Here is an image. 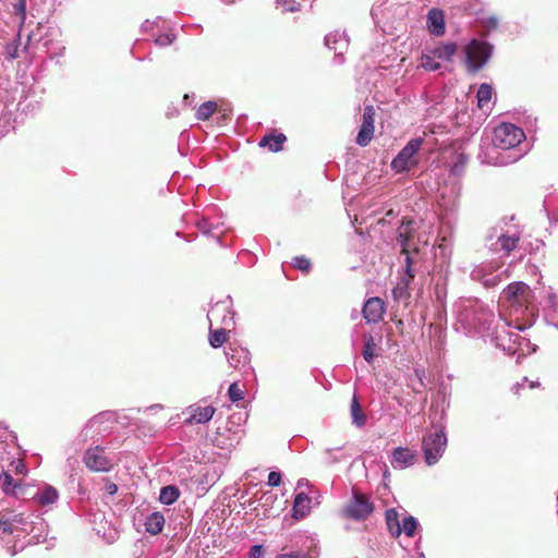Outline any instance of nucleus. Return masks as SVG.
Listing matches in <instances>:
<instances>
[{
  "label": "nucleus",
  "instance_id": "obj_1",
  "mask_svg": "<svg viewBox=\"0 0 558 558\" xmlns=\"http://www.w3.org/2000/svg\"><path fill=\"white\" fill-rule=\"evenodd\" d=\"M456 314V326L466 336L489 338L490 341L508 354H514L517 348L514 343L519 335L507 331L504 327L495 325L494 311L477 298H460L453 304Z\"/></svg>",
  "mask_w": 558,
  "mask_h": 558
},
{
  "label": "nucleus",
  "instance_id": "obj_2",
  "mask_svg": "<svg viewBox=\"0 0 558 558\" xmlns=\"http://www.w3.org/2000/svg\"><path fill=\"white\" fill-rule=\"evenodd\" d=\"M523 130L512 123L502 122L494 129L493 145L495 148L504 151H510L508 155L500 154L496 158L495 165L504 166L518 161L523 154L515 148L524 141Z\"/></svg>",
  "mask_w": 558,
  "mask_h": 558
},
{
  "label": "nucleus",
  "instance_id": "obj_3",
  "mask_svg": "<svg viewBox=\"0 0 558 558\" xmlns=\"http://www.w3.org/2000/svg\"><path fill=\"white\" fill-rule=\"evenodd\" d=\"M447 447V436L444 425H433L432 429L423 436L422 448L427 465L436 464L442 457Z\"/></svg>",
  "mask_w": 558,
  "mask_h": 558
},
{
  "label": "nucleus",
  "instance_id": "obj_4",
  "mask_svg": "<svg viewBox=\"0 0 558 558\" xmlns=\"http://www.w3.org/2000/svg\"><path fill=\"white\" fill-rule=\"evenodd\" d=\"M494 47L489 43L472 39L464 47L468 71L475 73L483 69L493 54Z\"/></svg>",
  "mask_w": 558,
  "mask_h": 558
},
{
  "label": "nucleus",
  "instance_id": "obj_5",
  "mask_svg": "<svg viewBox=\"0 0 558 558\" xmlns=\"http://www.w3.org/2000/svg\"><path fill=\"white\" fill-rule=\"evenodd\" d=\"M424 143V138H411L407 145L392 159L390 167L396 173H405L418 165L417 154Z\"/></svg>",
  "mask_w": 558,
  "mask_h": 558
},
{
  "label": "nucleus",
  "instance_id": "obj_6",
  "mask_svg": "<svg viewBox=\"0 0 558 558\" xmlns=\"http://www.w3.org/2000/svg\"><path fill=\"white\" fill-rule=\"evenodd\" d=\"M374 511V504L364 494L353 489L351 500L344 507V513L348 518L355 521L367 519Z\"/></svg>",
  "mask_w": 558,
  "mask_h": 558
},
{
  "label": "nucleus",
  "instance_id": "obj_7",
  "mask_svg": "<svg viewBox=\"0 0 558 558\" xmlns=\"http://www.w3.org/2000/svg\"><path fill=\"white\" fill-rule=\"evenodd\" d=\"M470 278L481 282L485 288H494L501 282L502 275L493 263H482L473 267Z\"/></svg>",
  "mask_w": 558,
  "mask_h": 558
},
{
  "label": "nucleus",
  "instance_id": "obj_8",
  "mask_svg": "<svg viewBox=\"0 0 558 558\" xmlns=\"http://www.w3.org/2000/svg\"><path fill=\"white\" fill-rule=\"evenodd\" d=\"M234 315L235 312L232 307V299L230 295L225 299L217 301L208 311L207 317L210 322H219L225 327H230L234 325Z\"/></svg>",
  "mask_w": 558,
  "mask_h": 558
},
{
  "label": "nucleus",
  "instance_id": "obj_9",
  "mask_svg": "<svg viewBox=\"0 0 558 558\" xmlns=\"http://www.w3.org/2000/svg\"><path fill=\"white\" fill-rule=\"evenodd\" d=\"M86 468L94 472H108L112 468L110 459L100 446L88 448L83 457Z\"/></svg>",
  "mask_w": 558,
  "mask_h": 558
},
{
  "label": "nucleus",
  "instance_id": "obj_10",
  "mask_svg": "<svg viewBox=\"0 0 558 558\" xmlns=\"http://www.w3.org/2000/svg\"><path fill=\"white\" fill-rule=\"evenodd\" d=\"M325 45L328 49L333 50V63L342 64L344 62L343 53L348 49L349 38L344 32H333L325 36Z\"/></svg>",
  "mask_w": 558,
  "mask_h": 558
},
{
  "label": "nucleus",
  "instance_id": "obj_11",
  "mask_svg": "<svg viewBox=\"0 0 558 558\" xmlns=\"http://www.w3.org/2000/svg\"><path fill=\"white\" fill-rule=\"evenodd\" d=\"M417 454L409 447H397L390 456L389 462L395 470H404L415 464Z\"/></svg>",
  "mask_w": 558,
  "mask_h": 558
},
{
  "label": "nucleus",
  "instance_id": "obj_12",
  "mask_svg": "<svg viewBox=\"0 0 558 558\" xmlns=\"http://www.w3.org/2000/svg\"><path fill=\"white\" fill-rule=\"evenodd\" d=\"M531 295V289L530 287L522 282L517 281L508 284L501 293V298L510 301L512 303H517L519 305H522L523 303L529 301V298Z\"/></svg>",
  "mask_w": 558,
  "mask_h": 558
},
{
  "label": "nucleus",
  "instance_id": "obj_13",
  "mask_svg": "<svg viewBox=\"0 0 558 558\" xmlns=\"http://www.w3.org/2000/svg\"><path fill=\"white\" fill-rule=\"evenodd\" d=\"M363 317L367 323H377L385 313L384 301L378 296L369 298L363 306Z\"/></svg>",
  "mask_w": 558,
  "mask_h": 558
},
{
  "label": "nucleus",
  "instance_id": "obj_14",
  "mask_svg": "<svg viewBox=\"0 0 558 558\" xmlns=\"http://www.w3.org/2000/svg\"><path fill=\"white\" fill-rule=\"evenodd\" d=\"M396 242L401 247V253L413 251L414 246H418L417 243L413 242L412 221H402Z\"/></svg>",
  "mask_w": 558,
  "mask_h": 558
},
{
  "label": "nucleus",
  "instance_id": "obj_15",
  "mask_svg": "<svg viewBox=\"0 0 558 558\" xmlns=\"http://www.w3.org/2000/svg\"><path fill=\"white\" fill-rule=\"evenodd\" d=\"M189 409L191 411V415L185 420L186 425L206 424L213 418L216 412V408L211 405H191Z\"/></svg>",
  "mask_w": 558,
  "mask_h": 558
},
{
  "label": "nucleus",
  "instance_id": "obj_16",
  "mask_svg": "<svg viewBox=\"0 0 558 558\" xmlns=\"http://www.w3.org/2000/svg\"><path fill=\"white\" fill-rule=\"evenodd\" d=\"M226 357L231 367H239L241 364H248L251 361V353L247 349L241 347H228L225 350Z\"/></svg>",
  "mask_w": 558,
  "mask_h": 558
},
{
  "label": "nucleus",
  "instance_id": "obj_17",
  "mask_svg": "<svg viewBox=\"0 0 558 558\" xmlns=\"http://www.w3.org/2000/svg\"><path fill=\"white\" fill-rule=\"evenodd\" d=\"M496 243L492 244L490 250L494 252L502 251L505 255H509L518 245L519 235L518 234H508V233H499L496 235Z\"/></svg>",
  "mask_w": 558,
  "mask_h": 558
},
{
  "label": "nucleus",
  "instance_id": "obj_18",
  "mask_svg": "<svg viewBox=\"0 0 558 558\" xmlns=\"http://www.w3.org/2000/svg\"><path fill=\"white\" fill-rule=\"evenodd\" d=\"M427 27L432 35L442 36L445 34V17L441 10L430 9L427 14Z\"/></svg>",
  "mask_w": 558,
  "mask_h": 558
},
{
  "label": "nucleus",
  "instance_id": "obj_19",
  "mask_svg": "<svg viewBox=\"0 0 558 558\" xmlns=\"http://www.w3.org/2000/svg\"><path fill=\"white\" fill-rule=\"evenodd\" d=\"M544 318L547 324L558 329V295L551 290L547 292V303L544 307Z\"/></svg>",
  "mask_w": 558,
  "mask_h": 558
},
{
  "label": "nucleus",
  "instance_id": "obj_20",
  "mask_svg": "<svg viewBox=\"0 0 558 558\" xmlns=\"http://www.w3.org/2000/svg\"><path fill=\"white\" fill-rule=\"evenodd\" d=\"M0 486L2 492L9 496L19 498L24 494V487L21 482L15 481L8 472L0 474Z\"/></svg>",
  "mask_w": 558,
  "mask_h": 558
},
{
  "label": "nucleus",
  "instance_id": "obj_21",
  "mask_svg": "<svg viewBox=\"0 0 558 558\" xmlns=\"http://www.w3.org/2000/svg\"><path fill=\"white\" fill-rule=\"evenodd\" d=\"M312 499L305 493H299L295 495L293 501V518L302 519L310 513Z\"/></svg>",
  "mask_w": 558,
  "mask_h": 558
},
{
  "label": "nucleus",
  "instance_id": "obj_22",
  "mask_svg": "<svg viewBox=\"0 0 558 558\" xmlns=\"http://www.w3.org/2000/svg\"><path fill=\"white\" fill-rule=\"evenodd\" d=\"M404 256V265L402 266L404 276L408 278L414 279L415 277V266L420 262V247L414 246L413 251L401 253Z\"/></svg>",
  "mask_w": 558,
  "mask_h": 558
},
{
  "label": "nucleus",
  "instance_id": "obj_23",
  "mask_svg": "<svg viewBox=\"0 0 558 558\" xmlns=\"http://www.w3.org/2000/svg\"><path fill=\"white\" fill-rule=\"evenodd\" d=\"M385 520L390 535L395 538L399 537L402 533L399 512L393 508L386 510Z\"/></svg>",
  "mask_w": 558,
  "mask_h": 558
},
{
  "label": "nucleus",
  "instance_id": "obj_24",
  "mask_svg": "<svg viewBox=\"0 0 558 558\" xmlns=\"http://www.w3.org/2000/svg\"><path fill=\"white\" fill-rule=\"evenodd\" d=\"M287 141V137L282 133H270L266 134L259 141L260 147H267L270 151L277 153L282 149L283 143Z\"/></svg>",
  "mask_w": 558,
  "mask_h": 558
},
{
  "label": "nucleus",
  "instance_id": "obj_25",
  "mask_svg": "<svg viewBox=\"0 0 558 558\" xmlns=\"http://www.w3.org/2000/svg\"><path fill=\"white\" fill-rule=\"evenodd\" d=\"M145 530L150 535H158L165 526V518L160 512H151L145 520Z\"/></svg>",
  "mask_w": 558,
  "mask_h": 558
},
{
  "label": "nucleus",
  "instance_id": "obj_26",
  "mask_svg": "<svg viewBox=\"0 0 558 558\" xmlns=\"http://www.w3.org/2000/svg\"><path fill=\"white\" fill-rule=\"evenodd\" d=\"M413 279L401 277L397 286L392 289L391 294L396 302H407L410 298V283Z\"/></svg>",
  "mask_w": 558,
  "mask_h": 558
},
{
  "label": "nucleus",
  "instance_id": "obj_27",
  "mask_svg": "<svg viewBox=\"0 0 558 558\" xmlns=\"http://www.w3.org/2000/svg\"><path fill=\"white\" fill-rule=\"evenodd\" d=\"M58 498L59 493L51 485L44 486L43 489L37 492L36 495L34 496L35 501L40 506H48L54 504L58 500Z\"/></svg>",
  "mask_w": 558,
  "mask_h": 558
},
{
  "label": "nucleus",
  "instance_id": "obj_28",
  "mask_svg": "<svg viewBox=\"0 0 558 558\" xmlns=\"http://www.w3.org/2000/svg\"><path fill=\"white\" fill-rule=\"evenodd\" d=\"M457 48L458 47H457L456 43H446V44H441V45L435 47L432 50V53L434 54V57H436L439 60L450 61L451 58L457 52Z\"/></svg>",
  "mask_w": 558,
  "mask_h": 558
},
{
  "label": "nucleus",
  "instance_id": "obj_29",
  "mask_svg": "<svg viewBox=\"0 0 558 558\" xmlns=\"http://www.w3.org/2000/svg\"><path fill=\"white\" fill-rule=\"evenodd\" d=\"M196 227L197 229L204 234V235H207V236H213L215 239H217V241L219 242L220 241V238H219V234L222 232V231H219V232H216L217 230H219V225H214L213 222H210L208 220V218L206 217H203L202 219H199L197 222H196Z\"/></svg>",
  "mask_w": 558,
  "mask_h": 558
},
{
  "label": "nucleus",
  "instance_id": "obj_30",
  "mask_svg": "<svg viewBox=\"0 0 558 558\" xmlns=\"http://www.w3.org/2000/svg\"><path fill=\"white\" fill-rule=\"evenodd\" d=\"M179 497V488L174 485H168L160 489L159 501L163 505L170 506L174 504Z\"/></svg>",
  "mask_w": 558,
  "mask_h": 558
},
{
  "label": "nucleus",
  "instance_id": "obj_31",
  "mask_svg": "<svg viewBox=\"0 0 558 558\" xmlns=\"http://www.w3.org/2000/svg\"><path fill=\"white\" fill-rule=\"evenodd\" d=\"M218 109L216 101L208 100L202 104L195 112V119L198 121H207Z\"/></svg>",
  "mask_w": 558,
  "mask_h": 558
},
{
  "label": "nucleus",
  "instance_id": "obj_32",
  "mask_svg": "<svg viewBox=\"0 0 558 558\" xmlns=\"http://www.w3.org/2000/svg\"><path fill=\"white\" fill-rule=\"evenodd\" d=\"M493 94H494V90L489 84H486V83L481 84L477 89V94H476L477 106L481 109H484L485 107H487L492 100Z\"/></svg>",
  "mask_w": 558,
  "mask_h": 558
},
{
  "label": "nucleus",
  "instance_id": "obj_33",
  "mask_svg": "<svg viewBox=\"0 0 558 558\" xmlns=\"http://www.w3.org/2000/svg\"><path fill=\"white\" fill-rule=\"evenodd\" d=\"M376 342L374 340V337L368 333L364 336V345L362 350L363 359L368 363L372 364L374 362V359L376 356L375 353Z\"/></svg>",
  "mask_w": 558,
  "mask_h": 558
},
{
  "label": "nucleus",
  "instance_id": "obj_34",
  "mask_svg": "<svg viewBox=\"0 0 558 558\" xmlns=\"http://www.w3.org/2000/svg\"><path fill=\"white\" fill-rule=\"evenodd\" d=\"M351 417L352 423L357 427H363L366 424V415L363 413L356 397H353L351 402Z\"/></svg>",
  "mask_w": 558,
  "mask_h": 558
},
{
  "label": "nucleus",
  "instance_id": "obj_35",
  "mask_svg": "<svg viewBox=\"0 0 558 558\" xmlns=\"http://www.w3.org/2000/svg\"><path fill=\"white\" fill-rule=\"evenodd\" d=\"M227 335L228 332L225 327L215 330L210 329L208 338L209 344L215 349L220 348L226 342Z\"/></svg>",
  "mask_w": 558,
  "mask_h": 558
},
{
  "label": "nucleus",
  "instance_id": "obj_36",
  "mask_svg": "<svg viewBox=\"0 0 558 558\" xmlns=\"http://www.w3.org/2000/svg\"><path fill=\"white\" fill-rule=\"evenodd\" d=\"M420 526V523L416 518L413 515H407L402 519V533H404L408 537H413Z\"/></svg>",
  "mask_w": 558,
  "mask_h": 558
},
{
  "label": "nucleus",
  "instance_id": "obj_37",
  "mask_svg": "<svg viewBox=\"0 0 558 558\" xmlns=\"http://www.w3.org/2000/svg\"><path fill=\"white\" fill-rule=\"evenodd\" d=\"M375 128L361 125L360 131L356 136V144L361 147H365L369 144L374 136Z\"/></svg>",
  "mask_w": 558,
  "mask_h": 558
},
{
  "label": "nucleus",
  "instance_id": "obj_38",
  "mask_svg": "<svg viewBox=\"0 0 558 558\" xmlns=\"http://www.w3.org/2000/svg\"><path fill=\"white\" fill-rule=\"evenodd\" d=\"M436 57L432 53H423L421 58V65L426 71H437L440 69V63L435 61Z\"/></svg>",
  "mask_w": 558,
  "mask_h": 558
},
{
  "label": "nucleus",
  "instance_id": "obj_39",
  "mask_svg": "<svg viewBox=\"0 0 558 558\" xmlns=\"http://www.w3.org/2000/svg\"><path fill=\"white\" fill-rule=\"evenodd\" d=\"M318 551L316 548L311 549L310 551H291L288 554H280L276 558H317Z\"/></svg>",
  "mask_w": 558,
  "mask_h": 558
},
{
  "label": "nucleus",
  "instance_id": "obj_40",
  "mask_svg": "<svg viewBox=\"0 0 558 558\" xmlns=\"http://www.w3.org/2000/svg\"><path fill=\"white\" fill-rule=\"evenodd\" d=\"M292 266L302 272H310L312 263L307 257L302 255L293 258Z\"/></svg>",
  "mask_w": 558,
  "mask_h": 558
},
{
  "label": "nucleus",
  "instance_id": "obj_41",
  "mask_svg": "<svg viewBox=\"0 0 558 558\" xmlns=\"http://www.w3.org/2000/svg\"><path fill=\"white\" fill-rule=\"evenodd\" d=\"M228 396L232 402H238L244 399V391L238 383H232L228 388Z\"/></svg>",
  "mask_w": 558,
  "mask_h": 558
},
{
  "label": "nucleus",
  "instance_id": "obj_42",
  "mask_svg": "<svg viewBox=\"0 0 558 558\" xmlns=\"http://www.w3.org/2000/svg\"><path fill=\"white\" fill-rule=\"evenodd\" d=\"M466 161H468V158H466L463 154H460V155L457 157L456 162L451 166L450 172H451L453 175H460V174H462V172H463V170H464V167H465Z\"/></svg>",
  "mask_w": 558,
  "mask_h": 558
},
{
  "label": "nucleus",
  "instance_id": "obj_43",
  "mask_svg": "<svg viewBox=\"0 0 558 558\" xmlns=\"http://www.w3.org/2000/svg\"><path fill=\"white\" fill-rule=\"evenodd\" d=\"M374 122H375V111H374V108H373V106H366L364 108V112H363L362 125L369 126V128H375L374 126Z\"/></svg>",
  "mask_w": 558,
  "mask_h": 558
},
{
  "label": "nucleus",
  "instance_id": "obj_44",
  "mask_svg": "<svg viewBox=\"0 0 558 558\" xmlns=\"http://www.w3.org/2000/svg\"><path fill=\"white\" fill-rule=\"evenodd\" d=\"M13 10L20 19V24H24L26 20V0H19L13 4Z\"/></svg>",
  "mask_w": 558,
  "mask_h": 558
},
{
  "label": "nucleus",
  "instance_id": "obj_45",
  "mask_svg": "<svg viewBox=\"0 0 558 558\" xmlns=\"http://www.w3.org/2000/svg\"><path fill=\"white\" fill-rule=\"evenodd\" d=\"M277 4L282 5L286 12H296L301 7L295 0H277Z\"/></svg>",
  "mask_w": 558,
  "mask_h": 558
},
{
  "label": "nucleus",
  "instance_id": "obj_46",
  "mask_svg": "<svg viewBox=\"0 0 558 558\" xmlns=\"http://www.w3.org/2000/svg\"><path fill=\"white\" fill-rule=\"evenodd\" d=\"M0 531L7 534H12L14 532L13 521L8 515L0 518Z\"/></svg>",
  "mask_w": 558,
  "mask_h": 558
},
{
  "label": "nucleus",
  "instance_id": "obj_47",
  "mask_svg": "<svg viewBox=\"0 0 558 558\" xmlns=\"http://www.w3.org/2000/svg\"><path fill=\"white\" fill-rule=\"evenodd\" d=\"M174 40V35L172 34H161L156 37L155 44L160 47H167L171 45Z\"/></svg>",
  "mask_w": 558,
  "mask_h": 558
},
{
  "label": "nucleus",
  "instance_id": "obj_48",
  "mask_svg": "<svg viewBox=\"0 0 558 558\" xmlns=\"http://www.w3.org/2000/svg\"><path fill=\"white\" fill-rule=\"evenodd\" d=\"M337 449H326L324 452V461L326 464L331 465L340 461V458L336 456Z\"/></svg>",
  "mask_w": 558,
  "mask_h": 558
},
{
  "label": "nucleus",
  "instance_id": "obj_49",
  "mask_svg": "<svg viewBox=\"0 0 558 558\" xmlns=\"http://www.w3.org/2000/svg\"><path fill=\"white\" fill-rule=\"evenodd\" d=\"M281 473L279 472H276V471H271L269 474H268V482L267 484L271 487H277L280 485L281 483Z\"/></svg>",
  "mask_w": 558,
  "mask_h": 558
},
{
  "label": "nucleus",
  "instance_id": "obj_50",
  "mask_svg": "<svg viewBox=\"0 0 558 558\" xmlns=\"http://www.w3.org/2000/svg\"><path fill=\"white\" fill-rule=\"evenodd\" d=\"M264 549L262 545H253L250 549V558H263Z\"/></svg>",
  "mask_w": 558,
  "mask_h": 558
},
{
  "label": "nucleus",
  "instance_id": "obj_51",
  "mask_svg": "<svg viewBox=\"0 0 558 558\" xmlns=\"http://www.w3.org/2000/svg\"><path fill=\"white\" fill-rule=\"evenodd\" d=\"M14 464H15L14 469H15L16 473L24 474L26 472V466L22 460H17L16 462H14Z\"/></svg>",
  "mask_w": 558,
  "mask_h": 558
},
{
  "label": "nucleus",
  "instance_id": "obj_52",
  "mask_svg": "<svg viewBox=\"0 0 558 558\" xmlns=\"http://www.w3.org/2000/svg\"><path fill=\"white\" fill-rule=\"evenodd\" d=\"M13 521V524H24L25 520L22 514L8 515Z\"/></svg>",
  "mask_w": 558,
  "mask_h": 558
},
{
  "label": "nucleus",
  "instance_id": "obj_53",
  "mask_svg": "<svg viewBox=\"0 0 558 558\" xmlns=\"http://www.w3.org/2000/svg\"><path fill=\"white\" fill-rule=\"evenodd\" d=\"M106 492L109 494V495H114L117 494L118 492V486L114 484V483H108L106 485Z\"/></svg>",
  "mask_w": 558,
  "mask_h": 558
},
{
  "label": "nucleus",
  "instance_id": "obj_54",
  "mask_svg": "<svg viewBox=\"0 0 558 558\" xmlns=\"http://www.w3.org/2000/svg\"><path fill=\"white\" fill-rule=\"evenodd\" d=\"M104 415H105L104 413H100V414H98V415H95L93 418H90V420L88 421L87 426H88V425H94V424H96V423L100 422V420H101V417H102Z\"/></svg>",
  "mask_w": 558,
  "mask_h": 558
},
{
  "label": "nucleus",
  "instance_id": "obj_55",
  "mask_svg": "<svg viewBox=\"0 0 558 558\" xmlns=\"http://www.w3.org/2000/svg\"><path fill=\"white\" fill-rule=\"evenodd\" d=\"M151 27H153V23H150L148 20H146V21L142 24V26H141L142 31H144V32H146V31L150 29Z\"/></svg>",
  "mask_w": 558,
  "mask_h": 558
},
{
  "label": "nucleus",
  "instance_id": "obj_56",
  "mask_svg": "<svg viewBox=\"0 0 558 558\" xmlns=\"http://www.w3.org/2000/svg\"><path fill=\"white\" fill-rule=\"evenodd\" d=\"M160 409H162L161 404H153V405L148 407L146 410L147 411H157V410H160Z\"/></svg>",
  "mask_w": 558,
  "mask_h": 558
},
{
  "label": "nucleus",
  "instance_id": "obj_57",
  "mask_svg": "<svg viewBox=\"0 0 558 558\" xmlns=\"http://www.w3.org/2000/svg\"><path fill=\"white\" fill-rule=\"evenodd\" d=\"M194 97H195L194 94H192V95L185 94L183 100L185 104H190L191 98L193 99Z\"/></svg>",
  "mask_w": 558,
  "mask_h": 558
},
{
  "label": "nucleus",
  "instance_id": "obj_58",
  "mask_svg": "<svg viewBox=\"0 0 558 558\" xmlns=\"http://www.w3.org/2000/svg\"><path fill=\"white\" fill-rule=\"evenodd\" d=\"M263 497H265V498H266V502L271 501V500H272V498H274L272 494H270V493H265V494L263 495Z\"/></svg>",
  "mask_w": 558,
  "mask_h": 558
},
{
  "label": "nucleus",
  "instance_id": "obj_59",
  "mask_svg": "<svg viewBox=\"0 0 558 558\" xmlns=\"http://www.w3.org/2000/svg\"><path fill=\"white\" fill-rule=\"evenodd\" d=\"M523 386V383H517L514 386H513V390L515 393H519V389Z\"/></svg>",
  "mask_w": 558,
  "mask_h": 558
},
{
  "label": "nucleus",
  "instance_id": "obj_60",
  "mask_svg": "<svg viewBox=\"0 0 558 558\" xmlns=\"http://www.w3.org/2000/svg\"><path fill=\"white\" fill-rule=\"evenodd\" d=\"M532 324H533V320H531V322L529 323L527 327L532 326ZM517 328H518L519 330H524V329L526 328V326L519 325Z\"/></svg>",
  "mask_w": 558,
  "mask_h": 558
},
{
  "label": "nucleus",
  "instance_id": "obj_61",
  "mask_svg": "<svg viewBox=\"0 0 558 558\" xmlns=\"http://www.w3.org/2000/svg\"><path fill=\"white\" fill-rule=\"evenodd\" d=\"M538 385H539L538 381H530V388H534Z\"/></svg>",
  "mask_w": 558,
  "mask_h": 558
},
{
  "label": "nucleus",
  "instance_id": "obj_62",
  "mask_svg": "<svg viewBox=\"0 0 558 558\" xmlns=\"http://www.w3.org/2000/svg\"><path fill=\"white\" fill-rule=\"evenodd\" d=\"M0 427H5L3 423H0Z\"/></svg>",
  "mask_w": 558,
  "mask_h": 558
}]
</instances>
